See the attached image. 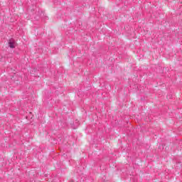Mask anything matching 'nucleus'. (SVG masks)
<instances>
[{
    "mask_svg": "<svg viewBox=\"0 0 182 182\" xmlns=\"http://www.w3.org/2000/svg\"><path fill=\"white\" fill-rule=\"evenodd\" d=\"M9 48H11L14 49V48H15L16 46V43H15V40H14V39L9 40Z\"/></svg>",
    "mask_w": 182,
    "mask_h": 182,
    "instance_id": "f257e3e1",
    "label": "nucleus"
}]
</instances>
